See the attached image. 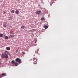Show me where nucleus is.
<instances>
[{
	"instance_id": "f8f14e48",
	"label": "nucleus",
	"mask_w": 78,
	"mask_h": 78,
	"mask_svg": "<svg viewBox=\"0 0 78 78\" xmlns=\"http://www.w3.org/2000/svg\"><path fill=\"white\" fill-rule=\"evenodd\" d=\"M14 12H15V11H14V10H12L11 12L12 14H13L14 13Z\"/></svg>"
},
{
	"instance_id": "7ed1b4c3",
	"label": "nucleus",
	"mask_w": 78,
	"mask_h": 78,
	"mask_svg": "<svg viewBox=\"0 0 78 78\" xmlns=\"http://www.w3.org/2000/svg\"><path fill=\"white\" fill-rule=\"evenodd\" d=\"M41 11H38L37 12L36 14L39 15V14H41Z\"/></svg>"
},
{
	"instance_id": "b1692460",
	"label": "nucleus",
	"mask_w": 78,
	"mask_h": 78,
	"mask_svg": "<svg viewBox=\"0 0 78 78\" xmlns=\"http://www.w3.org/2000/svg\"><path fill=\"white\" fill-rule=\"evenodd\" d=\"M1 64V62H0V65Z\"/></svg>"
},
{
	"instance_id": "a211bd4d",
	"label": "nucleus",
	"mask_w": 78,
	"mask_h": 78,
	"mask_svg": "<svg viewBox=\"0 0 78 78\" xmlns=\"http://www.w3.org/2000/svg\"><path fill=\"white\" fill-rule=\"evenodd\" d=\"M10 33L11 34H13V31H10Z\"/></svg>"
},
{
	"instance_id": "6ab92c4d",
	"label": "nucleus",
	"mask_w": 78,
	"mask_h": 78,
	"mask_svg": "<svg viewBox=\"0 0 78 78\" xmlns=\"http://www.w3.org/2000/svg\"><path fill=\"white\" fill-rule=\"evenodd\" d=\"M44 20V17L42 18L41 19V20Z\"/></svg>"
},
{
	"instance_id": "bb28decb",
	"label": "nucleus",
	"mask_w": 78,
	"mask_h": 78,
	"mask_svg": "<svg viewBox=\"0 0 78 78\" xmlns=\"http://www.w3.org/2000/svg\"><path fill=\"white\" fill-rule=\"evenodd\" d=\"M10 17H11V16H10Z\"/></svg>"
},
{
	"instance_id": "6e6552de",
	"label": "nucleus",
	"mask_w": 78,
	"mask_h": 78,
	"mask_svg": "<svg viewBox=\"0 0 78 78\" xmlns=\"http://www.w3.org/2000/svg\"><path fill=\"white\" fill-rule=\"evenodd\" d=\"M1 75L2 76H6V73H3Z\"/></svg>"
},
{
	"instance_id": "4468645a",
	"label": "nucleus",
	"mask_w": 78,
	"mask_h": 78,
	"mask_svg": "<svg viewBox=\"0 0 78 78\" xmlns=\"http://www.w3.org/2000/svg\"><path fill=\"white\" fill-rule=\"evenodd\" d=\"M3 27H6V24H4L3 25Z\"/></svg>"
},
{
	"instance_id": "5701e85b",
	"label": "nucleus",
	"mask_w": 78,
	"mask_h": 78,
	"mask_svg": "<svg viewBox=\"0 0 78 78\" xmlns=\"http://www.w3.org/2000/svg\"><path fill=\"white\" fill-rule=\"evenodd\" d=\"M36 41H35V43L36 44Z\"/></svg>"
},
{
	"instance_id": "1a4fd4ad",
	"label": "nucleus",
	"mask_w": 78,
	"mask_h": 78,
	"mask_svg": "<svg viewBox=\"0 0 78 78\" xmlns=\"http://www.w3.org/2000/svg\"><path fill=\"white\" fill-rule=\"evenodd\" d=\"M44 28L45 29H47V28H48V26L44 25Z\"/></svg>"
},
{
	"instance_id": "a878e982",
	"label": "nucleus",
	"mask_w": 78,
	"mask_h": 78,
	"mask_svg": "<svg viewBox=\"0 0 78 78\" xmlns=\"http://www.w3.org/2000/svg\"><path fill=\"white\" fill-rule=\"evenodd\" d=\"M1 59H0V61H1Z\"/></svg>"
},
{
	"instance_id": "0eeeda50",
	"label": "nucleus",
	"mask_w": 78,
	"mask_h": 78,
	"mask_svg": "<svg viewBox=\"0 0 78 78\" xmlns=\"http://www.w3.org/2000/svg\"><path fill=\"white\" fill-rule=\"evenodd\" d=\"M6 49L7 50H10L11 48L9 47H7L6 48Z\"/></svg>"
},
{
	"instance_id": "2eb2a0df",
	"label": "nucleus",
	"mask_w": 78,
	"mask_h": 78,
	"mask_svg": "<svg viewBox=\"0 0 78 78\" xmlns=\"http://www.w3.org/2000/svg\"><path fill=\"white\" fill-rule=\"evenodd\" d=\"M0 37H3V34H0Z\"/></svg>"
},
{
	"instance_id": "f3484780",
	"label": "nucleus",
	"mask_w": 78,
	"mask_h": 78,
	"mask_svg": "<svg viewBox=\"0 0 78 78\" xmlns=\"http://www.w3.org/2000/svg\"><path fill=\"white\" fill-rule=\"evenodd\" d=\"M3 12V14H5L6 13V12L5 11H4Z\"/></svg>"
},
{
	"instance_id": "412c9836",
	"label": "nucleus",
	"mask_w": 78,
	"mask_h": 78,
	"mask_svg": "<svg viewBox=\"0 0 78 78\" xmlns=\"http://www.w3.org/2000/svg\"><path fill=\"white\" fill-rule=\"evenodd\" d=\"M22 54L23 55H25V52H22Z\"/></svg>"
},
{
	"instance_id": "20e7f679",
	"label": "nucleus",
	"mask_w": 78,
	"mask_h": 78,
	"mask_svg": "<svg viewBox=\"0 0 78 78\" xmlns=\"http://www.w3.org/2000/svg\"><path fill=\"white\" fill-rule=\"evenodd\" d=\"M15 13L16 14L18 15V14H19V11L17 10H16L15 11Z\"/></svg>"
},
{
	"instance_id": "4be33fe9",
	"label": "nucleus",
	"mask_w": 78,
	"mask_h": 78,
	"mask_svg": "<svg viewBox=\"0 0 78 78\" xmlns=\"http://www.w3.org/2000/svg\"><path fill=\"white\" fill-rule=\"evenodd\" d=\"M16 51H17V52H19V50H17Z\"/></svg>"
},
{
	"instance_id": "dca6fc26",
	"label": "nucleus",
	"mask_w": 78,
	"mask_h": 78,
	"mask_svg": "<svg viewBox=\"0 0 78 78\" xmlns=\"http://www.w3.org/2000/svg\"><path fill=\"white\" fill-rule=\"evenodd\" d=\"M5 39H8V37L7 36H6L5 37Z\"/></svg>"
},
{
	"instance_id": "aec40b11",
	"label": "nucleus",
	"mask_w": 78,
	"mask_h": 78,
	"mask_svg": "<svg viewBox=\"0 0 78 78\" xmlns=\"http://www.w3.org/2000/svg\"><path fill=\"white\" fill-rule=\"evenodd\" d=\"M34 64H37V62H34Z\"/></svg>"
},
{
	"instance_id": "9d476101",
	"label": "nucleus",
	"mask_w": 78,
	"mask_h": 78,
	"mask_svg": "<svg viewBox=\"0 0 78 78\" xmlns=\"http://www.w3.org/2000/svg\"><path fill=\"white\" fill-rule=\"evenodd\" d=\"M15 61H14V60H12V61L11 62V63L12 64H13V65H14V63H15Z\"/></svg>"
},
{
	"instance_id": "423d86ee",
	"label": "nucleus",
	"mask_w": 78,
	"mask_h": 78,
	"mask_svg": "<svg viewBox=\"0 0 78 78\" xmlns=\"http://www.w3.org/2000/svg\"><path fill=\"white\" fill-rule=\"evenodd\" d=\"M14 37V35H10L9 36V39H11V38L12 37Z\"/></svg>"
},
{
	"instance_id": "39448f33",
	"label": "nucleus",
	"mask_w": 78,
	"mask_h": 78,
	"mask_svg": "<svg viewBox=\"0 0 78 78\" xmlns=\"http://www.w3.org/2000/svg\"><path fill=\"white\" fill-rule=\"evenodd\" d=\"M14 65H15V66H17L19 65V64L18 63H17V62H15L14 63Z\"/></svg>"
},
{
	"instance_id": "9b49d317",
	"label": "nucleus",
	"mask_w": 78,
	"mask_h": 78,
	"mask_svg": "<svg viewBox=\"0 0 78 78\" xmlns=\"http://www.w3.org/2000/svg\"><path fill=\"white\" fill-rule=\"evenodd\" d=\"M21 30H23L25 28V26H22L21 27Z\"/></svg>"
},
{
	"instance_id": "393cba45",
	"label": "nucleus",
	"mask_w": 78,
	"mask_h": 78,
	"mask_svg": "<svg viewBox=\"0 0 78 78\" xmlns=\"http://www.w3.org/2000/svg\"><path fill=\"white\" fill-rule=\"evenodd\" d=\"M52 5V4H51V6Z\"/></svg>"
},
{
	"instance_id": "f03ea898",
	"label": "nucleus",
	"mask_w": 78,
	"mask_h": 78,
	"mask_svg": "<svg viewBox=\"0 0 78 78\" xmlns=\"http://www.w3.org/2000/svg\"><path fill=\"white\" fill-rule=\"evenodd\" d=\"M15 61L16 62H18L19 64H20L21 63H22V61H21V59H20L17 58L15 59Z\"/></svg>"
},
{
	"instance_id": "f257e3e1",
	"label": "nucleus",
	"mask_w": 78,
	"mask_h": 78,
	"mask_svg": "<svg viewBox=\"0 0 78 78\" xmlns=\"http://www.w3.org/2000/svg\"><path fill=\"white\" fill-rule=\"evenodd\" d=\"M9 55V51H5L4 53L2 54L1 57L2 59L5 58L8 59V55Z\"/></svg>"
},
{
	"instance_id": "ddd939ff",
	"label": "nucleus",
	"mask_w": 78,
	"mask_h": 78,
	"mask_svg": "<svg viewBox=\"0 0 78 78\" xmlns=\"http://www.w3.org/2000/svg\"><path fill=\"white\" fill-rule=\"evenodd\" d=\"M36 60V61H37V58H33V61H34Z\"/></svg>"
}]
</instances>
